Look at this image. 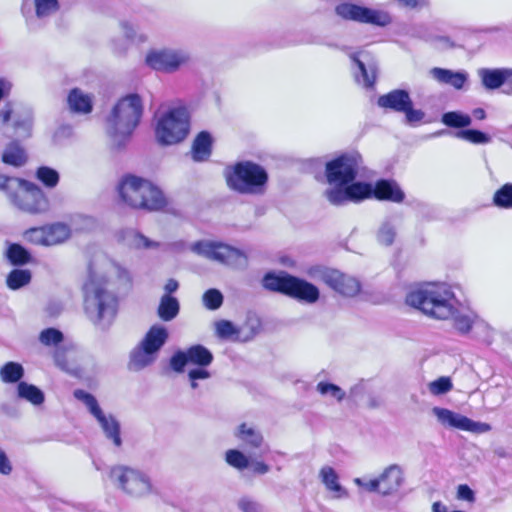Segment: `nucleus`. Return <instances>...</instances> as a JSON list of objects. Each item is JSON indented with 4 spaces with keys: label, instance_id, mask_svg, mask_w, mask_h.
Returning a JSON list of instances; mask_svg holds the SVG:
<instances>
[{
    "label": "nucleus",
    "instance_id": "f257e3e1",
    "mask_svg": "<svg viewBox=\"0 0 512 512\" xmlns=\"http://www.w3.org/2000/svg\"><path fill=\"white\" fill-rule=\"evenodd\" d=\"M104 284L130 286V271L105 254L96 255L89 265L88 278L84 283V307L88 318L101 329L108 328L115 319L118 301L104 288Z\"/></svg>",
    "mask_w": 512,
    "mask_h": 512
},
{
    "label": "nucleus",
    "instance_id": "f03ea898",
    "mask_svg": "<svg viewBox=\"0 0 512 512\" xmlns=\"http://www.w3.org/2000/svg\"><path fill=\"white\" fill-rule=\"evenodd\" d=\"M362 163L357 152L342 154L326 163L325 176L330 188L324 194L332 205L357 203L367 198L371 191L369 183L355 181Z\"/></svg>",
    "mask_w": 512,
    "mask_h": 512
},
{
    "label": "nucleus",
    "instance_id": "7ed1b4c3",
    "mask_svg": "<svg viewBox=\"0 0 512 512\" xmlns=\"http://www.w3.org/2000/svg\"><path fill=\"white\" fill-rule=\"evenodd\" d=\"M409 306L439 320L449 319L459 304L451 285L444 282L425 283L406 295Z\"/></svg>",
    "mask_w": 512,
    "mask_h": 512
},
{
    "label": "nucleus",
    "instance_id": "20e7f679",
    "mask_svg": "<svg viewBox=\"0 0 512 512\" xmlns=\"http://www.w3.org/2000/svg\"><path fill=\"white\" fill-rule=\"evenodd\" d=\"M117 193L121 203L136 210L155 212L168 205L166 196L157 185L148 179L131 174L120 179Z\"/></svg>",
    "mask_w": 512,
    "mask_h": 512
},
{
    "label": "nucleus",
    "instance_id": "39448f33",
    "mask_svg": "<svg viewBox=\"0 0 512 512\" xmlns=\"http://www.w3.org/2000/svg\"><path fill=\"white\" fill-rule=\"evenodd\" d=\"M142 112V102L136 94L127 95L116 103L106 123L107 134L115 146H121L130 138Z\"/></svg>",
    "mask_w": 512,
    "mask_h": 512
},
{
    "label": "nucleus",
    "instance_id": "423d86ee",
    "mask_svg": "<svg viewBox=\"0 0 512 512\" xmlns=\"http://www.w3.org/2000/svg\"><path fill=\"white\" fill-rule=\"evenodd\" d=\"M226 182L230 189L248 195H261L266 190L268 174L259 164L243 161L226 171Z\"/></svg>",
    "mask_w": 512,
    "mask_h": 512
},
{
    "label": "nucleus",
    "instance_id": "0eeeda50",
    "mask_svg": "<svg viewBox=\"0 0 512 512\" xmlns=\"http://www.w3.org/2000/svg\"><path fill=\"white\" fill-rule=\"evenodd\" d=\"M263 286L268 290L281 292L309 304L317 302L320 296L319 289L315 285L285 272L266 274L263 278Z\"/></svg>",
    "mask_w": 512,
    "mask_h": 512
},
{
    "label": "nucleus",
    "instance_id": "6e6552de",
    "mask_svg": "<svg viewBox=\"0 0 512 512\" xmlns=\"http://www.w3.org/2000/svg\"><path fill=\"white\" fill-rule=\"evenodd\" d=\"M168 337L167 328L159 324L153 325L139 344L131 351L129 368L139 371L153 364Z\"/></svg>",
    "mask_w": 512,
    "mask_h": 512
},
{
    "label": "nucleus",
    "instance_id": "1a4fd4ad",
    "mask_svg": "<svg viewBox=\"0 0 512 512\" xmlns=\"http://www.w3.org/2000/svg\"><path fill=\"white\" fill-rule=\"evenodd\" d=\"M191 60L189 50L170 46L151 48L144 57V63L148 68L163 74L176 73L187 67Z\"/></svg>",
    "mask_w": 512,
    "mask_h": 512
},
{
    "label": "nucleus",
    "instance_id": "9d476101",
    "mask_svg": "<svg viewBox=\"0 0 512 512\" xmlns=\"http://www.w3.org/2000/svg\"><path fill=\"white\" fill-rule=\"evenodd\" d=\"M189 132V116L185 108H172L158 115L155 126L157 141L173 145L183 141Z\"/></svg>",
    "mask_w": 512,
    "mask_h": 512
},
{
    "label": "nucleus",
    "instance_id": "9b49d317",
    "mask_svg": "<svg viewBox=\"0 0 512 512\" xmlns=\"http://www.w3.org/2000/svg\"><path fill=\"white\" fill-rule=\"evenodd\" d=\"M109 476L118 489L131 497L142 498L155 491L150 478L144 472L131 467L115 466L110 470Z\"/></svg>",
    "mask_w": 512,
    "mask_h": 512
},
{
    "label": "nucleus",
    "instance_id": "f8f14e48",
    "mask_svg": "<svg viewBox=\"0 0 512 512\" xmlns=\"http://www.w3.org/2000/svg\"><path fill=\"white\" fill-rule=\"evenodd\" d=\"M190 250L199 256L235 268H242L247 264V258L243 252L221 242L197 241L190 245Z\"/></svg>",
    "mask_w": 512,
    "mask_h": 512
},
{
    "label": "nucleus",
    "instance_id": "ddd939ff",
    "mask_svg": "<svg viewBox=\"0 0 512 512\" xmlns=\"http://www.w3.org/2000/svg\"><path fill=\"white\" fill-rule=\"evenodd\" d=\"M354 483L370 493H378L381 496H391L399 492L405 482L404 470L398 464H391L384 468L376 478L365 480L355 478Z\"/></svg>",
    "mask_w": 512,
    "mask_h": 512
},
{
    "label": "nucleus",
    "instance_id": "4468645a",
    "mask_svg": "<svg viewBox=\"0 0 512 512\" xmlns=\"http://www.w3.org/2000/svg\"><path fill=\"white\" fill-rule=\"evenodd\" d=\"M74 397L83 402L89 412L96 418L106 438L111 440L116 447H119L122 444V440L118 421L112 415H106L102 411L96 398L92 394L77 389L74 391Z\"/></svg>",
    "mask_w": 512,
    "mask_h": 512
},
{
    "label": "nucleus",
    "instance_id": "2eb2a0df",
    "mask_svg": "<svg viewBox=\"0 0 512 512\" xmlns=\"http://www.w3.org/2000/svg\"><path fill=\"white\" fill-rule=\"evenodd\" d=\"M74 397L83 402L89 412L96 418L106 438L111 440L116 447H119L122 444V440L118 421L112 415H106L102 411L96 398L92 394L77 389L74 391Z\"/></svg>",
    "mask_w": 512,
    "mask_h": 512
},
{
    "label": "nucleus",
    "instance_id": "dca6fc26",
    "mask_svg": "<svg viewBox=\"0 0 512 512\" xmlns=\"http://www.w3.org/2000/svg\"><path fill=\"white\" fill-rule=\"evenodd\" d=\"M431 412L437 422L445 429H456L474 434H484L492 429L488 423L474 421L448 408L436 406L432 408Z\"/></svg>",
    "mask_w": 512,
    "mask_h": 512
},
{
    "label": "nucleus",
    "instance_id": "f3484780",
    "mask_svg": "<svg viewBox=\"0 0 512 512\" xmlns=\"http://www.w3.org/2000/svg\"><path fill=\"white\" fill-rule=\"evenodd\" d=\"M10 201L18 209L30 214L43 213L49 207L43 191L35 184L25 180L21 181V186L18 187Z\"/></svg>",
    "mask_w": 512,
    "mask_h": 512
},
{
    "label": "nucleus",
    "instance_id": "a211bd4d",
    "mask_svg": "<svg viewBox=\"0 0 512 512\" xmlns=\"http://www.w3.org/2000/svg\"><path fill=\"white\" fill-rule=\"evenodd\" d=\"M309 274L312 277H319L325 284L344 297H354L361 290L358 279L338 270L317 267L310 269Z\"/></svg>",
    "mask_w": 512,
    "mask_h": 512
},
{
    "label": "nucleus",
    "instance_id": "6ab92c4d",
    "mask_svg": "<svg viewBox=\"0 0 512 512\" xmlns=\"http://www.w3.org/2000/svg\"><path fill=\"white\" fill-rule=\"evenodd\" d=\"M71 236V228L62 222H55L42 227H34L24 232L26 241L41 246H54L67 241Z\"/></svg>",
    "mask_w": 512,
    "mask_h": 512
},
{
    "label": "nucleus",
    "instance_id": "aec40b11",
    "mask_svg": "<svg viewBox=\"0 0 512 512\" xmlns=\"http://www.w3.org/2000/svg\"><path fill=\"white\" fill-rule=\"evenodd\" d=\"M213 361L212 353L202 345H194L186 351L176 352L170 360L171 368L178 373L184 371L186 365L209 366Z\"/></svg>",
    "mask_w": 512,
    "mask_h": 512
},
{
    "label": "nucleus",
    "instance_id": "412c9836",
    "mask_svg": "<svg viewBox=\"0 0 512 512\" xmlns=\"http://www.w3.org/2000/svg\"><path fill=\"white\" fill-rule=\"evenodd\" d=\"M355 79L364 87H371L376 80L377 63L367 52L361 51L350 55Z\"/></svg>",
    "mask_w": 512,
    "mask_h": 512
},
{
    "label": "nucleus",
    "instance_id": "4be33fe9",
    "mask_svg": "<svg viewBox=\"0 0 512 512\" xmlns=\"http://www.w3.org/2000/svg\"><path fill=\"white\" fill-rule=\"evenodd\" d=\"M370 193L367 198L375 197L378 200H385L394 203H401L405 199V193L395 181L380 180L374 186L369 184Z\"/></svg>",
    "mask_w": 512,
    "mask_h": 512
},
{
    "label": "nucleus",
    "instance_id": "5701e85b",
    "mask_svg": "<svg viewBox=\"0 0 512 512\" xmlns=\"http://www.w3.org/2000/svg\"><path fill=\"white\" fill-rule=\"evenodd\" d=\"M318 477L325 489L330 493L331 498L344 499L348 497V491L341 485L339 475L333 467L328 465L321 467Z\"/></svg>",
    "mask_w": 512,
    "mask_h": 512
},
{
    "label": "nucleus",
    "instance_id": "b1692460",
    "mask_svg": "<svg viewBox=\"0 0 512 512\" xmlns=\"http://www.w3.org/2000/svg\"><path fill=\"white\" fill-rule=\"evenodd\" d=\"M234 436L247 449H261L265 445L261 431L253 424L242 423L234 431Z\"/></svg>",
    "mask_w": 512,
    "mask_h": 512
},
{
    "label": "nucleus",
    "instance_id": "393cba45",
    "mask_svg": "<svg viewBox=\"0 0 512 512\" xmlns=\"http://www.w3.org/2000/svg\"><path fill=\"white\" fill-rule=\"evenodd\" d=\"M431 77L440 84L449 85L457 90H462L468 81L469 74L464 71L435 67L430 70Z\"/></svg>",
    "mask_w": 512,
    "mask_h": 512
},
{
    "label": "nucleus",
    "instance_id": "a878e982",
    "mask_svg": "<svg viewBox=\"0 0 512 512\" xmlns=\"http://www.w3.org/2000/svg\"><path fill=\"white\" fill-rule=\"evenodd\" d=\"M450 318L453 319V325L460 333H468L474 326L489 328L484 321L479 319L475 312L460 309L459 304L455 305V310Z\"/></svg>",
    "mask_w": 512,
    "mask_h": 512
},
{
    "label": "nucleus",
    "instance_id": "bb28decb",
    "mask_svg": "<svg viewBox=\"0 0 512 512\" xmlns=\"http://www.w3.org/2000/svg\"><path fill=\"white\" fill-rule=\"evenodd\" d=\"M377 104L384 109L403 112L411 104V98L407 91L396 89L378 98Z\"/></svg>",
    "mask_w": 512,
    "mask_h": 512
},
{
    "label": "nucleus",
    "instance_id": "cd10ccee",
    "mask_svg": "<svg viewBox=\"0 0 512 512\" xmlns=\"http://www.w3.org/2000/svg\"><path fill=\"white\" fill-rule=\"evenodd\" d=\"M119 239L128 247L136 250L158 249L160 243L149 239L134 229H126L119 233Z\"/></svg>",
    "mask_w": 512,
    "mask_h": 512
},
{
    "label": "nucleus",
    "instance_id": "c85d7f7f",
    "mask_svg": "<svg viewBox=\"0 0 512 512\" xmlns=\"http://www.w3.org/2000/svg\"><path fill=\"white\" fill-rule=\"evenodd\" d=\"M392 22L390 13L384 9L362 6L360 22L377 27H386Z\"/></svg>",
    "mask_w": 512,
    "mask_h": 512
},
{
    "label": "nucleus",
    "instance_id": "c756f323",
    "mask_svg": "<svg viewBox=\"0 0 512 512\" xmlns=\"http://www.w3.org/2000/svg\"><path fill=\"white\" fill-rule=\"evenodd\" d=\"M505 68H480L477 75L486 90L502 88Z\"/></svg>",
    "mask_w": 512,
    "mask_h": 512
},
{
    "label": "nucleus",
    "instance_id": "7c9ffc66",
    "mask_svg": "<svg viewBox=\"0 0 512 512\" xmlns=\"http://www.w3.org/2000/svg\"><path fill=\"white\" fill-rule=\"evenodd\" d=\"M68 105L71 111L87 114L92 110V98L80 89H73L68 95Z\"/></svg>",
    "mask_w": 512,
    "mask_h": 512
},
{
    "label": "nucleus",
    "instance_id": "2f4dec72",
    "mask_svg": "<svg viewBox=\"0 0 512 512\" xmlns=\"http://www.w3.org/2000/svg\"><path fill=\"white\" fill-rule=\"evenodd\" d=\"M180 304L177 298L172 295L164 294L160 298L157 308L158 317L163 321H171L178 315Z\"/></svg>",
    "mask_w": 512,
    "mask_h": 512
},
{
    "label": "nucleus",
    "instance_id": "473e14b6",
    "mask_svg": "<svg viewBox=\"0 0 512 512\" xmlns=\"http://www.w3.org/2000/svg\"><path fill=\"white\" fill-rule=\"evenodd\" d=\"M212 138L208 132H201L197 135L192 146V157L195 161H204L211 154Z\"/></svg>",
    "mask_w": 512,
    "mask_h": 512
},
{
    "label": "nucleus",
    "instance_id": "72a5a7b5",
    "mask_svg": "<svg viewBox=\"0 0 512 512\" xmlns=\"http://www.w3.org/2000/svg\"><path fill=\"white\" fill-rule=\"evenodd\" d=\"M27 156L24 149L17 143H9L2 154V161L14 167H20L26 163Z\"/></svg>",
    "mask_w": 512,
    "mask_h": 512
},
{
    "label": "nucleus",
    "instance_id": "f704fd0d",
    "mask_svg": "<svg viewBox=\"0 0 512 512\" xmlns=\"http://www.w3.org/2000/svg\"><path fill=\"white\" fill-rule=\"evenodd\" d=\"M17 395L19 398L26 400L35 406L41 405L45 400L44 393L35 385L27 382L18 383Z\"/></svg>",
    "mask_w": 512,
    "mask_h": 512
},
{
    "label": "nucleus",
    "instance_id": "c9c22d12",
    "mask_svg": "<svg viewBox=\"0 0 512 512\" xmlns=\"http://www.w3.org/2000/svg\"><path fill=\"white\" fill-rule=\"evenodd\" d=\"M362 6L352 2H341L335 6V14L345 21L359 23Z\"/></svg>",
    "mask_w": 512,
    "mask_h": 512
},
{
    "label": "nucleus",
    "instance_id": "e433bc0d",
    "mask_svg": "<svg viewBox=\"0 0 512 512\" xmlns=\"http://www.w3.org/2000/svg\"><path fill=\"white\" fill-rule=\"evenodd\" d=\"M397 235L396 223L391 218L385 219L379 226L376 239L380 245L390 246Z\"/></svg>",
    "mask_w": 512,
    "mask_h": 512
},
{
    "label": "nucleus",
    "instance_id": "4c0bfd02",
    "mask_svg": "<svg viewBox=\"0 0 512 512\" xmlns=\"http://www.w3.org/2000/svg\"><path fill=\"white\" fill-rule=\"evenodd\" d=\"M24 376V368L20 363L7 362L0 369V379L4 383H16Z\"/></svg>",
    "mask_w": 512,
    "mask_h": 512
},
{
    "label": "nucleus",
    "instance_id": "58836bf2",
    "mask_svg": "<svg viewBox=\"0 0 512 512\" xmlns=\"http://www.w3.org/2000/svg\"><path fill=\"white\" fill-rule=\"evenodd\" d=\"M5 256L13 265H24L30 262L31 259L30 253L23 246L16 243L8 245Z\"/></svg>",
    "mask_w": 512,
    "mask_h": 512
},
{
    "label": "nucleus",
    "instance_id": "ea45409f",
    "mask_svg": "<svg viewBox=\"0 0 512 512\" xmlns=\"http://www.w3.org/2000/svg\"><path fill=\"white\" fill-rule=\"evenodd\" d=\"M31 277L27 269H14L8 274L6 284L11 290H17L29 284Z\"/></svg>",
    "mask_w": 512,
    "mask_h": 512
},
{
    "label": "nucleus",
    "instance_id": "a19ab883",
    "mask_svg": "<svg viewBox=\"0 0 512 512\" xmlns=\"http://www.w3.org/2000/svg\"><path fill=\"white\" fill-rule=\"evenodd\" d=\"M441 121L444 125L452 128L468 127L472 119L470 115L460 111L446 112L442 115Z\"/></svg>",
    "mask_w": 512,
    "mask_h": 512
},
{
    "label": "nucleus",
    "instance_id": "79ce46f5",
    "mask_svg": "<svg viewBox=\"0 0 512 512\" xmlns=\"http://www.w3.org/2000/svg\"><path fill=\"white\" fill-rule=\"evenodd\" d=\"M225 461L228 465L240 471L250 466V458L238 449L227 450Z\"/></svg>",
    "mask_w": 512,
    "mask_h": 512
},
{
    "label": "nucleus",
    "instance_id": "37998d69",
    "mask_svg": "<svg viewBox=\"0 0 512 512\" xmlns=\"http://www.w3.org/2000/svg\"><path fill=\"white\" fill-rule=\"evenodd\" d=\"M121 32L123 36L136 44H143L148 41V36L146 33L141 31L136 25L129 22H122L120 24Z\"/></svg>",
    "mask_w": 512,
    "mask_h": 512
},
{
    "label": "nucleus",
    "instance_id": "c03bdc74",
    "mask_svg": "<svg viewBox=\"0 0 512 512\" xmlns=\"http://www.w3.org/2000/svg\"><path fill=\"white\" fill-rule=\"evenodd\" d=\"M493 204L501 209H512V184H505L493 195Z\"/></svg>",
    "mask_w": 512,
    "mask_h": 512
},
{
    "label": "nucleus",
    "instance_id": "a18cd8bd",
    "mask_svg": "<svg viewBox=\"0 0 512 512\" xmlns=\"http://www.w3.org/2000/svg\"><path fill=\"white\" fill-rule=\"evenodd\" d=\"M316 390L322 396L330 397V398L336 400L337 402H341L345 398V395H346L345 391L341 387H339L335 384L323 382V381H321L317 384Z\"/></svg>",
    "mask_w": 512,
    "mask_h": 512
},
{
    "label": "nucleus",
    "instance_id": "49530a36",
    "mask_svg": "<svg viewBox=\"0 0 512 512\" xmlns=\"http://www.w3.org/2000/svg\"><path fill=\"white\" fill-rule=\"evenodd\" d=\"M456 137L473 144H487L491 141L489 135L473 129L461 130L456 133Z\"/></svg>",
    "mask_w": 512,
    "mask_h": 512
},
{
    "label": "nucleus",
    "instance_id": "de8ad7c7",
    "mask_svg": "<svg viewBox=\"0 0 512 512\" xmlns=\"http://www.w3.org/2000/svg\"><path fill=\"white\" fill-rule=\"evenodd\" d=\"M36 176L39 181L49 188L55 187L59 182L58 172L50 167L43 166L38 168Z\"/></svg>",
    "mask_w": 512,
    "mask_h": 512
},
{
    "label": "nucleus",
    "instance_id": "09e8293b",
    "mask_svg": "<svg viewBox=\"0 0 512 512\" xmlns=\"http://www.w3.org/2000/svg\"><path fill=\"white\" fill-rule=\"evenodd\" d=\"M22 180L23 179L10 177L0 173V190L4 191L8 198L11 200L18 187L21 186Z\"/></svg>",
    "mask_w": 512,
    "mask_h": 512
},
{
    "label": "nucleus",
    "instance_id": "8fccbe9b",
    "mask_svg": "<svg viewBox=\"0 0 512 512\" xmlns=\"http://www.w3.org/2000/svg\"><path fill=\"white\" fill-rule=\"evenodd\" d=\"M39 341L45 346H57L63 341V334L55 328H47L40 332Z\"/></svg>",
    "mask_w": 512,
    "mask_h": 512
},
{
    "label": "nucleus",
    "instance_id": "3c124183",
    "mask_svg": "<svg viewBox=\"0 0 512 512\" xmlns=\"http://www.w3.org/2000/svg\"><path fill=\"white\" fill-rule=\"evenodd\" d=\"M203 304L207 309L216 310L223 303V295L217 289H209L203 295Z\"/></svg>",
    "mask_w": 512,
    "mask_h": 512
},
{
    "label": "nucleus",
    "instance_id": "603ef678",
    "mask_svg": "<svg viewBox=\"0 0 512 512\" xmlns=\"http://www.w3.org/2000/svg\"><path fill=\"white\" fill-rule=\"evenodd\" d=\"M36 14L38 17L49 16L59 9L58 0H35Z\"/></svg>",
    "mask_w": 512,
    "mask_h": 512
},
{
    "label": "nucleus",
    "instance_id": "864d4df0",
    "mask_svg": "<svg viewBox=\"0 0 512 512\" xmlns=\"http://www.w3.org/2000/svg\"><path fill=\"white\" fill-rule=\"evenodd\" d=\"M453 385L449 377H440L428 384V389L433 395L446 394L452 389Z\"/></svg>",
    "mask_w": 512,
    "mask_h": 512
},
{
    "label": "nucleus",
    "instance_id": "5fc2aeb1",
    "mask_svg": "<svg viewBox=\"0 0 512 512\" xmlns=\"http://www.w3.org/2000/svg\"><path fill=\"white\" fill-rule=\"evenodd\" d=\"M215 330L218 337L223 339L232 338L238 333V330L232 322L227 320H220L215 323Z\"/></svg>",
    "mask_w": 512,
    "mask_h": 512
},
{
    "label": "nucleus",
    "instance_id": "6e6d98bb",
    "mask_svg": "<svg viewBox=\"0 0 512 512\" xmlns=\"http://www.w3.org/2000/svg\"><path fill=\"white\" fill-rule=\"evenodd\" d=\"M33 117L30 111L25 112L23 115H17L13 127L16 131L23 130L24 135L28 136L32 127Z\"/></svg>",
    "mask_w": 512,
    "mask_h": 512
},
{
    "label": "nucleus",
    "instance_id": "4d7b16f0",
    "mask_svg": "<svg viewBox=\"0 0 512 512\" xmlns=\"http://www.w3.org/2000/svg\"><path fill=\"white\" fill-rule=\"evenodd\" d=\"M211 374L207 370V366H199L197 368L191 369L188 372V378L191 383V388L196 389L198 387V380H206L210 378Z\"/></svg>",
    "mask_w": 512,
    "mask_h": 512
},
{
    "label": "nucleus",
    "instance_id": "13d9d810",
    "mask_svg": "<svg viewBox=\"0 0 512 512\" xmlns=\"http://www.w3.org/2000/svg\"><path fill=\"white\" fill-rule=\"evenodd\" d=\"M402 113L405 114L406 122L410 125H416L424 118V112L418 109H413V102L409 105V108L404 110Z\"/></svg>",
    "mask_w": 512,
    "mask_h": 512
},
{
    "label": "nucleus",
    "instance_id": "bf43d9fd",
    "mask_svg": "<svg viewBox=\"0 0 512 512\" xmlns=\"http://www.w3.org/2000/svg\"><path fill=\"white\" fill-rule=\"evenodd\" d=\"M94 219L88 216L78 215L73 218V225L76 230H86L94 226Z\"/></svg>",
    "mask_w": 512,
    "mask_h": 512
},
{
    "label": "nucleus",
    "instance_id": "052dcab7",
    "mask_svg": "<svg viewBox=\"0 0 512 512\" xmlns=\"http://www.w3.org/2000/svg\"><path fill=\"white\" fill-rule=\"evenodd\" d=\"M13 471V465L7 456L6 452L0 448V474L8 476Z\"/></svg>",
    "mask_w": 512,
    "mask_h": 512
},
{
    "label": "nucleus",
    "instance_id": "680f3d73",
    "mask_svg": "<svg viewBox=\"0 0 512 512\" xmlns=\"http://www.w3.org/2000/svg\"><path fill=\"white\" fill-rule=\"evenodd\" d=\"M502 91L507 95H512V68L504 70Z\"/></svg>",
    "mask_w": 512,
    "mask_h": 512
},
{
    "label": "nucleus",
    "instance_id": "e2e57ef3",
    "mask_svg": "<svg viewBox=\"0 0 512 512\" xmlns=\"http://www.w3.org/2000/svg\"><path fill=\"white\" fill-rule=\"evenodd\" d=\"M239 507L244 512H262L259 505L248 498H242Z\"/></svg>",
    "mask_w": 512,
    "mask_h": 512
},
{
    "label": "nucleus",
    "instance_id": "0e129e2a",
    "mask_svg": "<svg viewBox=\"0 0 512 512\" xmlns=\"http://www.w3.org/2000/svg\"><path fill=\"white\" fill-rule=\"evenodd\" d=\"M457 497L461 500L472 502L474 501V492L467 485H459L457 489Z\"/></svg>",
    "mask_w": 512,
    "mask_h": 512
},
{
    "label": "nucleus",
    "instance_id": "69168bd1",
    "mask_svg": "<svg viewBox=\"0 0 512 512\" xmlns=\"http://www.w3.org/2000/svg\"><path fill=\"white\" fill-rule=\"evenodd\" d=\"M13 114V107L10 102H7L0 110V125H6L11 120Z\"/></svg>",
    "mask_w": 512,
    "mask_h": 512
},
{
    "label": "nucleus",
    "instance_id": "338daca9",
    "mask_svg": "<svg viewBox=\"0 0 512 512\" xmlns=\"http://www.w3.org/2000/svg\"><path fill=\"white\" fill-rule=\"evenodd\" d=\"M255 474H266L269 472V466L263 461H250V466Z\"/></svg>",
    "mask_w": 512,
    "mask_h": 512
},
{
    "label": "nucleus",
    "instance_id": "774afa93",
    "mask_svg": "<svg viewBox=\"0 0 512 512\" xmlns=\"http://www.w3.org/2000/svg\"><path fill=\"white\" fill-rule=\"evenodd\" d=\"M178 288H179L178 281L171 278L166 282V284L164 286V291H165L164 294L171 295L172 293L176 292L178 290Z\"/></svg>",
    "mask_w": 512,
    "mask_h": 512
}]
</instances>
